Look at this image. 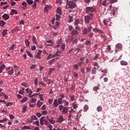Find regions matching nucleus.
Returning <instances> with one entry per match:
<instances>
[{
  "label": "nucleus",
  "instance_id": "nucleus-1",
  "mask_svg": "<svg viewBox=\"0 0 130 130\" xmlns=\"http://www.w3.org/2000/svg\"><path fill=\"white\" fill-rule=\"evenodd\" d=\"M93 27L90 24L88 25V26L87 27H84L83 29L82 30V33L83 35H87L88 33L89 32H91V30H92Z\"/></svg>",
  "mask_w": 130,
  "mask_h": 130
},
{
  "label": "nucleus",
  "instance_id": "nucleus-2",
  "mask_svg": "<svg viewBox=\"0 0 130 130\" xmlns=\"http://www.w3.org/2000/svg\"><path fill=\"white\" fill-rule=\"evenodd\" d=\"M67 4L69 9H75V8H77V4L73 1L67 0Z\"/></svg>",
  "mask_w": 130,
  "mask_h": 130
},
{
  "label": "nucleus",
  "instance_id": "nucleus-3",
  "mask_svg": "<svg viewBox=\"0 0 130 130\" xmlns=\"http://www.w3.org/2000/svg\"><path fill=\"white\" fill-rule=\"evenodd\" d=\"M93 17H94V14L89 13L88 15L84 16V21L85 23L89 24V23H90V20H92Z\"/></svg>",
  "mask_w": 130,
  "mask_h": 130
},
{
  "label": "nucleus",
  "instance_id": "nucleus-4",
  "mask_svg": "<svg viewBox=\"0 0 130 130\" xmlns=\"http://www.w3.org/2000/svg\"><path fill=\"white\" fill-rule=\"evenodd\" d=\"M86 14H93L94 12H96V8L93 7H87L85 9Z\"/></svg>",
  "mask_w": 130,
  "mask_h": 130
},
{
  "label": "nucleus",
  "instance_id": "nucleus-5",
  "mask_svg": "<svg viewBox=\"0 0 130 130\" xmlns=\"http://www.w3.org/2000/svg\"><path fill=\"white\" fill-rule=\"evenodd\" d=\"M59 111H61L62 114H67L68 111H69V109L67 108L66 107L63 106L62 105H60L58 107Z\"/></svg>",
  "mask_w": 130,
  "mask_h": 130
},
{
  "label": "nucleus",
  "instance_id": "nucleus-6",
  "mask_svg": "<svg viewBox=\"0 0 130 130\" xmlns=\"http://www.w3.org/2000/svg\"><path fill=\"white\" fill-rule=\"evenodd\" d=\"M41 53H42V50H39L37 54L34 55L35 57L38 59H41Z\"/></svg>",
  "mask_w": 130,
  "mask_h": 130
},
{
  "label": "nucleus",
  "instance_id": "nucleus-7",
  "mask_svg": "<svg viewBox=\"0 0 130 130\" xmlns=\"http://www.w3.org/2000/svg\"><path fill=\"white\" fill-rule=\"evenodd\" d=\"M71 34L74 37H77V36H78V35H79V32L78 31V30L77 29H73L71 31Z\"/></svg>",
  "mask_w": 130,
  "mask_h": 130
},
{
  "label": "nucleus",
  "instance_id": "nucleus-8",
  "mask_svg": "<svg viewBox=\"0 0 130 130\" xmlns=\"http://www.w3.org/2000/svg\"><path fill=\"white\" fill-rule=\"evenodd\" d=\"M63 121V117L62 115H60L58 118H57L56 122H59V123H61Z\"/></svg>",
  "mask_w": 130,
  "mask_h": 130
},
{
  "label": "nucleus",
  "instance_id": "nucleus-9",
  "mask_svg": "<svg viewBox=\"0 0 130 130\" xmlns=\"http://www.w3.org/2000/svg\"><path fill=\"white\" fill-rule=\"evenodd\" d=\"M92 31H93V32H98L99 33H101V34L103 33V31L102 30L99 29L97 27L93 28Z\"/></svg>",
  "mask_w": 130,
  "mask_h": 130
},
{
  "label": "nucleus",
  "instance_id": "nucleus-10",
  "mask_svg": "<svg viewBox=\"0 0 130 130\" xmlns=\"http://www.w3.org/2000/svg\"><path fill=\"white\" fill-rule=\"evenodd\" d=\"M2 37H6V35H8V29H4L2 32Z\"/></svg>",
  "mask_w": 130,
  "mask_h": 130
},
{
  "label": "nucleus",
  "instance_id": "nucleus-11",
  "mask_svg": "<svg viewBox=\"0 0 130 130\" xmlns=\"http://www.w3.org/2000/svg\"><path fill=\"white\" fill-rule=\"evenodd\" d=\"M3 19H4L5 21H7V20H9L10 19V16L9 15L7 14H5L3 16H2Z\"/></svg>",
  "mask_w": 130,
  "mask_h": 130
},
{
  "label": "nucleus",
  "instance_id": "nucleus-12",
  "mask_svg": "<svg viewBox=\"0 0 130 130\" xmlns=\"http://www.w3.org/2000/svg\"><path fill=\"white\" fill-rule=\"evenodd\" d=\"M25 91H26V93L28 94V95H30V94H33V91L31 90V89H29V88H27L25 89Z\"/></svg>",
  "mask_w": 130,
  "mask_h": 130
},
{
  "label": "nucleus",
  "instance_id": "nucleus-13",
  "mask_svg": "<svg viewBox=\"0 0 130 130\" xmlns=\"http://www.w3.org/2000/svg\"><path fill=\"white\" fill-rule=\"evenodd\" d=\"M14 14L17 15V14H18V11L16 10L12 9L11 12H10V15H11V16H14Z\"/></svg>",
  "mask_w": 130,
  "mask_h": 130
},
{
  "label": "nucleus",
  "instance_id": "nucleus-14",
  "mask_svg": "<svg viewBox=\"0 0 130 130\" xmlns=\"http://www.w3.org/2000/svg\"><path fill=\"white\" fill-rule=\"evenodd\" d=\"M45 122V119H44V117H42L40 119L41 125H43V124H44Z\"/></svg>",
  "mask_w": 130,
  "mask_h": 130
},
{
  "label": "nucleus",
  "instance_id": "nucleus-15",
  "mask_svg": "<svg viewBox=\"0 0 130 130\" xmlns=\"http://www.w3.org/2000/svg\"><path fill=\"white\" fill-rule=\"evenodd\" d=\"M53 104L54 107H57V106H58L59 104H58V103L57 102V99H55L54 100Z\"/></svg>",
  "mask_w": 130,
  "mask_h": 130
},
{
  "label": "nucleus",
  "instance_id": "nucleus-16",
  "mask_svg": "<svg viewBox=\"0 0 130 130\" xmlns=\"http://www.w3.org/2000/svg\"><path fill=\"white\" fill-rule=\"evenodd\" d=\"M120 64H121V66H128V63H127V62H126V61H125L124 60H121L120 61Z\"/></svg>",
  "mask_w": 130,
  "mask_h": 130
},
{
  "label": "nucleus",
  "instance_id": "nucleus-17",
  "mask_svg": "<svg viewBox=\"0 0 130 130\" xmlns=\"http://www.w3.org/2000/svg\"><path fill=\"white\" fill-rule=\"evenodd\" d=\"M96 70V67H93L91 70V74L92 75H96V74H97V71Z\"/></svg>",
  "mask_w": 130,
  "mask_h": 130
},
{
  "label": "nucleus",
  "instance_id": "nucleus-18",
  "mask_svg": "<svg viewBox=\"0 0 130 130\" xmlns=\"http://www.w3.org/2000/svg\"><path fill=\"white\" fill-rule=\"evenodd\" d=\"M25 43L26 46H27V47H30V42L28 40L25 39Z\"/></svg>",
  "mask_w": 130,
  "mask_h": 130
},
{
  "label": "nucleus",
  "instance_id": "nucleus-19",
  "mask_svg": "<svg viewBox=\"0 0 130 130\" xmlns=\"http://www.w3.org/2000/svg\"><path fill=\"white\" fill-rule=\"evenodd\" d=\"M6 69V66L5 64H3L0 67V74H2L3 73V70Z\"/></svg>",
  "mask_w": 130,
  "mask_h": 130
},
{
  "label": "nucleus",
  "instance_id": "nucleus-20",
  "mask_svg": "<svg viewBox=\"0 0 130 130\" xmlns=\"http://www.w3.org/2000/svg\"><path fill=\"white\" fill-rule=\"evenodd\" d=\"M32 41L33 43H35V44H36V45H37V41H36V37H35V36H32Z\"/></svg>",
  "mask_w": 130,
  "mask_h": 130
},
{
  "label": "nucleus",
  "instance_id": "nucleus-21",
  "mask_svg": "<svg viewBox=\"0 0 130 130\" xmlns=\"http://www.w3.org/2000/svg\"><path fill=\"white\" fill-rule=\"evenodd\" d=\"M38 95H39V93H34L33 94H27V96L29 97L30 98H32V97H35L37 96Z\"/></svg>",
  "mask_w": 130,
  "mask_h": 130
},
{
  "label": "nucleus",
  "instance_id": "nucleus-22",
  "mask_svg": "<svg viewBox=\"0 0 130 130\" xmlns=\"http://www.w3.org/2000/svg\"><path fill=\"white\" fill-rule=\"evenodd\" d=\"M80 24V20L79 19H76L75 20L74 24L75 26H77Z\"/></svg>",
  "mask_w": 130,
  "mask_h": 130
},
{
  "label": "nucleus",
  "instance_id": "nucleus-23",
  "mask_svg": "<svg viewBox=\"0 0 130 130\" xmlns=\"http://www.w3.org/2000/svg\"><path fill=\"white\" fill-rule=\"evenodd\" d=\"M8 74L9 75H13L14 74V69H13V67H11V69L8 71Z\"/></svg>",
  "mask_w": 130,
  "mask_h": 130
},
{
  "label": "nucleus",
  "instance_id": "nucleus-24",
  "mask_svg": "<svg viewBox=\"0 0 130 130\" xmlns=\"http://www.w3.org/2000/svg\"><path fill=\"white\" fill-rule=\"evenodd\" d=\"M84 112H87L88 110H89V106L88 105H85L83 108Z\"/></svg>",
  "mask_w": 130,
  "mask_h": 130
},
{
  "label": "nucleus",
  "instance_id": "nucleus-25",
  "mask_svg": "<svg viewBox=\"0 0 130 130\" xmlns=\"http://www.w3.org/2000/svg\"><path fill=\"white\" fill-rule=\"evenodd\" d=\"M56 12L57 14H59V15H61L62 14L61 9L59 7L57 8Z\"/></svg>",
  "mask_w": 130,
  "mask_h": 130
},
{
  "label": "nucleus",
  "instance_id": "nucleus-26",
  "mask_svg": "<svg viewBox=\"0 0 130 130\" xmlns=\"http://www.w3.org/2000/svg\"><path fill=\"white\" fill-rule=\"evenodd\" d=\"M42 104H43V102H41L40 101H38V103L37 104V105L38 107H39V108H40V107H41V106L42 105Z\"/></svg>",
  "mask_w": 130,
  "mask_h": 130
},
{
  "label": "nucleus",
  "instance_id": "nucleus-27",
  "mask_svg": "<svg viewBox=\"0 0 130 130\" xmlns=\"http://www.w3.org/2000/svg\"><path fill=\"white\" fill-rule=\"evenodd\" d=\"M6 25V22L4 20H0V26L4 27Z\"/></svg>",
  "mask_w": 130,
  "mask_h": 130
},
{
  "label": "nucleus",
  "instance_id": "nucleus-28",
  "mask_svg": "<svg viewBox=\"0 0 130 130\" xmlns=\"http://www.w3.org/2000/svg\"><path fill=\"white\" fill-rule=\"evenodd\" d=\"M76 88V86H75V85H72L71 87V92L72 93H74L75 92V89Z\"/></svg>",
  "mask_w": 130,
  "mask_h": 130
},
{
  "label": "nucleus",
  "instance_id": "nucleus-29",
  "mask_svg": "<svg viewBox=\"0 0 130 130\" xmlns=\"http://www.w3.org/2000/svg\"><path fill=\"white\" fill-rule=\"evenodd\" d=\"M72 106L73 107V109H77V108H78V105L76 104V103H73L72 104Z\"/></svg>",
  "mask_w": 130,
  "mask_h": 130
},
{
  "label": "nucleus",
  "instance_id": "nucleus-30",
  "mask_svg": "<svg viewBox=\"0 0 130 130\" xmlns=\"http://www.w3.org/2000/svg\"><path fill=\"white\" fill-rule=\"evenodd\" d=\"M73 75H74L75 78H76V79H78V78H79V74H78V73H77L76 72H74Z\"/></svg>",
  "mask_w": 130,
  "mask_h": 130
},
{
  "label": "nucleus",
  "instance_id": "nucleus-31",
  "mask_svg": "<svg viewBox=\"0 0 130 130\" xmlns=\"http://www.w3.org/2000/svg\"><path fill=\"white\" fill-rule=\"evenodd\" d=\"M37 119H38V118L35 115H33L31 117V120H37Z\"/></svg>",
  "mask_w": 130,
  "mask_h": 130
},
{
  "label": "nucleus",
  "instance_id": "nucleus-32",
  "mask_svg": "<svg viewBox=\"0 0 130 130\" xmlns=\"http://www.w3.org/2000/svg\"><path fill=\"white\" fill-rule=\"evenodd\" d=\"M68 40L70 41L71 42L73 41L74 40V36H69L68 37Z\"/></svg>",
  "mask_w": 130,
  "mask_h": 130
},
{
  "label": "nucleus",
  "instance_id": "nucleus-33",
  "mask_svg": "<svg viewBox=\"0 0 130 130\" xmlns=\"http://www.w3.org/2000/svg\"><path fill=\"white\" fill-rule=\"evenodd\" d=\"M26 53L28 56L30 57H33V55H32V53L31 52H29V51H26Z\"/></svg>",
  "mask_w": 130,
  "mask_h": 130
},
{
  "label": "nucleus",
  "instance_id": "nucleus-34",
  "mask_svg": "<svg viewBox=\"0 0 130 130\" xmlns=\"http://www.w3.org/2000/svg\"><path fill=\"white\" fill-rule=\"evenodd\" d=\"M69 23H72V22H73V16L69 15Z\"/></svg>",
  "mask_w": 130,
  "mask_h": 130
},
{
  "label": "nucleus",
  "instance_id": "nucleus-35",
  "mask_svg": "<svg viewBox=\"0 0 130 130\" xmlns=\"http://www.w3.org/2000/svg\"><path fill=\"white\" fill-rule=\"evenodd\" d=\"M50 58H52V54H51V53H50V54L48 55V57H47V60H49V59H50Z\"/></svg>",
  "mask_w": 130,
  "mask_h": 130
},
{
  "label": "nucleus",
  "instance_id": "nucleus-36",
  "mask_svg": "<svg viewBox=\"0 0 130 130\" xmlns=\"http://www.w3.org/2000/svg\"><path fill=\"white\" fill-rule=\"evenodd\" d=\"M58 104H59V105H60V104H62V99H58Z\"/></svg>",
  "mask_w": 130,
  "mask_h": 130
},
{
  "label": "nucleus",
  "instance_id": "nucleus-37",
  "mask_svg": "<svg viewBox=\"0 0 130 130\" xmlns=\"http://www.w3.org/2000/svg\"><path fill=\"white\" fill-rule=\"evenodd\" d=\"M36 101H37V99H34V98H31L30 102L31 103H35L36 102Z\"/></svg>",
  "mask_w": 130,
  "mask_h": 130
},
{
  "label": "nucleus",
  "instance_id": "nucleus-38",
  "mask_svg": "<svg viewBox=\"0 0 130 130\" xmlns=\"http://www.w3.org/2000/svg\"><path fill=\"white\" fill-rule=\"evenodd\" d=\"M5 121H8V118H5L2 120H0V123H1L5 122Z\"/></svg>",
  "mask_w": 130,
  "mask_h": 130
},
{
  "label": "nucleus",
  "instance_id": "nucleus-39",
  "mask_svg": "<svg viewBox=\"0 0 130 130\" xmlns=\"http://www.w3.org/2000/svg\"><path fill=\"white\" fill-rule=\"evenodd\" d=\"M39 98L41 101H44V99H43V94H41L39 95Z\"/></svg>",
  "mask_w": 130,
  "mask_h": 130
},
{
  "label": "nucleus",
  "instance_id": "nucleus-40",
  "mask_svg": "<svg viewBox=\"0 0 130 130\" xmlns=\"http://www.w3.org/2000/svg\"><path fill=\"white\" fill-rule=\"evenodd\" d=\"M69 98H70L71 101H74L75 100V96L74 95H69Z\"/></svg>",
  "mask_w": 130,
  "mask_h": 130
},
{
  "label": "nucleus",
  "instance_id": "nucleus-41",
  "mask_svg": "<svg viewBox=\"0 0 130 130\" xmlns=\"http://www.w3.org/2000/svg\"><path fill=\"white\" fill-rule=\"evenodd\" d=\"M26 110H27V107L26 106H24L22 110L23 113H25V112H26Z\"/></svg>",
  "mask_w": 130,
  "mask_h": 130
},
{
  "label": "nucleus",
  "instance_id": "nucleus-42",
  "mask_svg": "<svg viewBox=\"0 0 130 130\" xmlns=\"http://www.w3.org/2000/svg\"><path fill=\"white\" fill-rule=\"evenodd\" d=\"M15 46H16V45L13 44L9 49V50H12V51H13V50H14V49H15Z\"/></svg>",
  "mask_w": 130,
  "mask_h": 130
},
{
  "label": "nucleus",
  "instance_id": "nucleus-43",
  "mask_svg": "<svg viewBox=\"0 0 130 130\" xmlns=\"http://www.w3.org/2000/svg\"><path fill=\"white\" fill-rule=\"evenodd\" d=\"M50 123H52V124H54L55 123V121L53 120V119H51L49 120Z\"/></svg>",
  "mask_w": 130,
  "mask_h": 130
},
{
  "label": "nucleus",
  "instance_id": "nucleus-44",
  "mask_svg": "<svg viewBox=\"0 0 130 130\" xmlns=\"http://www.w3.org/2000/svg\"><path fill=\"white\" fill-rule=\"evenodd\" d=\"M21 85L22 86H23L25 88H27V87H28V84H27V83H25V82H22L21 83Z\"/></svg>",
  "mask_w": 130,
  "mask_h": 130
},
{
  "label": "nucleus",
  "instance_id": "nucleus-45",
  "mask_svg": "<svg viewBox=\"0 0 130 130\" xmlns=\"http://www.w3.org/2000/svg\"><path fill=\"white\" fill-rule=\"evenodd\" d=\"M116 47H117V48L121 49L122 48V46L120 44H118L116 45Z\"/></svg>",
  "mask_w": 130,
  "mask_h": 130
},
{
  "label": "nucleus",
  "instance_id": "nucleus-46",
  "mask_svg": "<svg viewBox=\"0 0 130 130\" xmlns=\"http://www.w3.org/2000/svg\"><path fill=\"white\" fill-rule=\"evenodd\" d=\"M28 99L26 97H24L21 101V103H24V102H26Z\"/></svg>",
  "mask_w": 130,
  "mask_h": 130
},
{
  "label": "nucleus",
  "instance_id": "nucleus-47",
  "mask_svg": "<svg viewBox=\"0 0 130 130\" xmlns=\"http://www.w3.org/2000/svg\"><path fill=\"white\" fill-rule=\"evenodd\" d=\"M61 48L62 50H64L65 48H66V44H64V43L62 44L61 46Z\"/></svg>",
  "mask_w": 130,
  "mask_h": 130
},
{
  "label": "nucleus",
  "instance_id": "nucleus-48",
  "mask_svg": "<svg viewBox=\"0 0 130 130\" xmlns=\"http://www.w3.org/2000/svg\"><path fill=\"white\" fill-rule=\"evenodd\" d=\"M26 2L28 5H32L33 4V1L32 0H26Z\"/></svg>",
  "mask_w": 130,
  "mask_h": 130
},
{
  "label": "nucleus",
  "instance_id": "nucleus-49",
  "mask_svg": "<svg viewBox=\"0 0 130 130\" xmlns=\"http://www.w3.org/2000/svg\"><path fill=\"white\" fill-rule=\"evenodd\" d=\"M97 111H98V112H100V111H101V110H102V106H99L97 107Z\"/></svg>",
  "mask_w": 130,
  "mask_h": 130
},
{
  "label": "nucleus",
  "instance_id": "nucleus-50",
  "mask_svg": "<svg viewBox=\"0 0 130 130\" xmlns=\"http://www.w3.org/2000/svg\"><path fill=\"white\" fill-rule=\"evenodd\" d=\"M100 71H101L102 73H104L105 74H107L108 73L107 69H105L104 70H103L102 69H100Z\"/></svg>",
  "mask_w": 130,
  "mask_h": 130
},
{
  "label": "nucleus",
  "instance_id": "nucleus-51",
  "mask_svg": "<svg viewBox=\"0 0 130 130\" xmlns=\"http://www.w3.org/2000/svg\"><path fill=\"white\" fill-rule=\"evenodd\" d=\"M22 129H30V127L29 126H24Z\"/></svg>",
  "mask_w": 130,
  "mask_h": 130
},
{
  "label": "nucleus",
  "instance_id": "nucleus-52",
  "mask_svg": "<svg viewBox=\"0 0 130 130\" xmlns=\"http://www.w3.org/2000/svg\"><path fill=\"white\" fill-rule=\"evenodd\" d=\"M54 60H55V59H51V60H50V61H48V63H49V64H52V63H53V62L54 61Z\"/></svg>",
  "mask_w": 130,
  "mask_h": 130
},
{
  "label": "nucleus",
  "instance_id": "nucleus-53",
  "mask_svg": "<svg viewBox=\"0 0 130 130\" xmlns=\"http://www.w3.org/2000/svg\"><path fill=\"white\" fill-rule=\"evenodd\" d=\"M33 124H36L37 126H39V121H36L35 122H34Z\"/></svg>",
  "mask_w": 130,
  "mask_h": 130
},
{
  "label": "nucleus",
  "instance_id": "nucleus-54",
  "mask_svg": "<svg viewBox=\"0 0 130 130\" xmlns=\"http://www.w3.org/2000/svg\"><path fill=\"white\" fill-rule=\"evenodd\" d=\"M107 1H108V0H104L103 2L102 5L104 6L105 7H106V3H107Z\"/></svg>",
  "mask_w": 130,
  "mask_h": 130
},
{
  "label": "nucleus",
  "instance_id": "nucleus-55",
  "mask_svg": "<svg viewBox=\"0 0 130 130\" xmlns=\"http://www.w3.org/2000/svg\"><path fill=\"white\" fill-rule=\"evenodd\" d=\"M74 28V27H73L72 25H69L68 26V29L69 31H72V30H73V29Z\"/></svg>",
  "mask_w": 130,
  "mask_h": 130
},
{
  "label": "nucleus",
  "instance_id": "nucleus-56",
  "mask_svg": "<svg viewBox=\"0 0 130 130\" xmlns=\"http://www.w3.org/2000/svg\"><path fill=\"white\" fill-rule=\"evenodd\" d=\"M48 10H49V6H46L44 9L45 12H47V11H48Z\"/></svg>",
  "mask_w": 130,
  "mask_h": 130
},
{
  "label": "nucleus",
  "instance_id": "nucleus-57",
  "mask_svg": "<svg viewBox=\"0 0 130 130\" xmlns=\"http://www.w3.org/2000/svg\"><path fill=\"white\" fill-rule=\"evenodd\" d=\"M47 113H48V112H47V111H43L42 112V114L43 115H46V114H47Z\"/></svg>",
  "mask_w": 130,
  "mask_h": 130
},
{
  "label": "nucleus",
  "instance_id": "nucleus-58",
  "mask_svg": "<svg viewBox=\"0 0 130 130\" xmlns=\"http://www.w3.org/2000/svg\"><path fill=\"white\" fill-rule=\"evenodd\" d=\"M103 23H104V25H105L106 26H107V23H108L107 19H104Z\"/></svg>",
  "mask_w": 130,
  "mask_h": 130
},
{
  "label": "nucleus",
  "instance_id": "nucleus-59",
  "mask_svg": "<svg viewBox=\"0 0 130 130\" xmlns=\"http://www.w3.org/2000/svg\"><path fill=\"white\" fill-rule=\"evenodd\" d=\"M29 107H31V108H33V107H34V106H35V104H32V103H31L30 102L29 104Z\"/></svg>",
  "mask_w": 130,
  "mask_h": 130
},
{
  "label": "nucleus",
  "instance_id": "nucleus-60",
  "mask_svg": "<svg viewBox=\"0 0 130 130\" xmlns=\"http://www.w3.org/2000/svg\"><path fill=\"white\" fill-rule=\"evenodd\" d=\"M100 88L98 86H94L93 88V91H97V90H99Z\"/></svg>",
  "mask_w": 130,
  "mask_h": 130
},
{
  "label": "nucleus",
  "instance_id": "nucleus-61",
  "mask_svg": "<svg viewBox=\"0 0 130 130\" xmlns=\"http://www.w3.org/2000/svg\"><path fill=\"white\" fill-rule=\"evenodd\" d=\"M93 35H94V34L93 32H90L88 35L89 38H92V37H93Z\"/></svg>",
  "mask_w": 130,
  "mask_h": 130
},
{
  "label": "nucleus",
  "instance_id": "nucleus-62",
  "mask_svg": "<svg viewBox=\"0 0 130 130\" xmlns=\"http://www.w3.org/2000/svg\"><path fill=\"white\" fill-rule=\"evenodd\" d=\"M13 31H14V32H19V31H20V29L18 27H16L13 29Z\"/></svg>",
  "mask_w": 130,
  "mask_h": 130
},
{
  "label": "nucleus",
  "instance_id": "nucleus-63",
  "mask_svg": "<svg viewBox=\"0 0 130 130\" xmlns=\"http://www.w3.org/2000/svg\"><path fill=\"white\" fill-rule=\"evenodd\" d=\"M31 49L32 51H34V50H36V46H32L31 47Z\"/></svg>",
  "mask_w": 130,
  "mask_h": 130
},
{
  "label": "nucleus",
  "instance_id": "nucleus-64",
  "mask_svg": "<svg viewBox=\"0 0 130 130\" xmlns=\"http://www.w3.org/2000/svg\"><path fill=\"white\" fill-rule=\"evenodd\" d=\"M39 83L40 84V85H42V86H43V87H45L46 86V85L45 84V83L42 81L39 82Z\"/></svg>",
  "mask_w": 130,
  "mask_h": 130
}]
</instances>
